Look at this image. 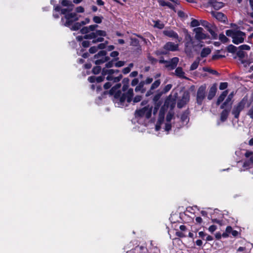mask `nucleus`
Instances as JSON below:
<instances>
[{
	"instance_id": "6e6552de",
	"label": "nucleus",
	"mask_w": 253,
	"mask_h": 253,
	"mask_svg": "<svg viewBox=\"0 0 253 253\" xmlns=\"http://www.w3.org/2000/svg\"><path fill=\"white\" fill-rule=\"evenodd\" d=\"M193 31L195 33V39L199 42H201L202 40L209 38L208 34L205 33L204 30L202 27L195 28Z\"/></svg>"
},
{
	"instance_id": "4468645a",
	"label": "nucleus",
	"mask_w": 253,
	"mask_h": 253,
	"mask_svg": "<svg viewBox=\"0 0 253 253\" xmlns=\"http://www.w3.org/2000/svg\"><path fill=\"white\" fill-rule=\"evenodd\" d=\"M164 49L169 51H177L178 50V44L172 42H168L164 46Z\"/></svg>"
},
{
	"instance_id": "ea45409f",
	"label": "nucleus",
	"mask_w": 253,
	"mask_h": 253,
	"mask_svg": "<svg viewBox=\"0 0 253 253\" xmlns=\"http://www.w3.org/2000/svg\"><path fill=\"white\" fill-rule=\"evenodd\" d=\"M247 115L252 119H253V104L251 107L248 110Z\"/></svg>"
},
{
	"instance_id": "7ed1b4c3",
	"label": "nucleus",
	"mask_w": 253,
	"mask_h": 253,
	"mask_svg": "<svg viewBox=\"0 0 253 253\" xmlns=\"http://www.w3.org/2000/svg\"><path fill=\"white\" fill-rule=\"evenodd\" d=\"M226 35L228 37H231L232 38V42L236 44L243 42L246 37V35L244 32L239 30H226Z\"/></svg>"
},
{
	"instance_id": "bb28decb",
	"label": "nucleus",
	"mask_w": 253,
	"mask_h": 253,
	"mask_svg": "<svg viewBox=\"0 0 253 253\" xmlns=\"http://www.w3.org/2000/svg\"><path fill=\"white\" fill-rule=\"evenodd\" d=\"M144 85V84H143L142 81L139 84L135 87V91H136V92L141 91L142 93H144L145 91V90L143 89Z\"/></svg>"
},
{
	"instance_id": "c85d7f7f",
	"label": "nucleus",
	"mask_w": 253,
	"mask_h": 253,
	"mask_svg": "<svg viewBox=\"0 0 253 253\" xmlns=\"http://www.w3.org/2000/svg\"><path fill=\"white\" fill-rule=\"evenodd\" d=\"M202 70L204 71V72H208L212 74H213V75H218V73L215 71V70H213L210 68H208V67H203Z\"/></svg>"
},
{
	"instance_id": "5fc2aeb1",
	"label": "nucleus",
	"mask_w": 253,
	"mask_h": 253,
	"mask_svg": "<svg viewBox=\"0 0 253 253\" xmlns=\"http://www.w3.org/2000/svg\"><path fill=\"white\" fill-rule=\"evenodd\" d=\"M173 117V115L171 113H168L166 117V120L168 122H170Z\"/></svg>"
},
{
	"instance_id": "2f4dec72",
	"label": "nucleus",
	"mask_w": 253,
	"mask_h": 253,
	"mask_svg": "<svg viewBox=\"0 0 253 253\" xmlns=\"http://www.w3.org/2000/svg\"><path fill=\"white\" fill-rule=\"evenodd\" d=\"M96 38L95 32H92L90 34H86L84 36V39H93Z\"/></svg>"
},
{
	"instance_id": "603ef678",
	"label": "nucleus",
	"mask_w": 253,
	"mask_h": 253,
	"mask_svg": "<svg viewBox=\"0 0 253 253\" xmlns=\"http://www.w3.org/2000/svg\"><path fill=\"white\" fill-rule=\"evenodd\" d=\"M80 31H81V33L83 34H87L89 32L87 27H83L82 29H81Z\"/></svg>"
},
{
	"instance_id": "680f3d73",
	"label": "nucleus",
	"mask_w": 253,
	"mask_h": 253,
	"mask_svg": "<svg viewBox=\"0 0 253 253\" xmlns=\"http://www.w3.org/2000/svg\"><path fill=\"white\" fill-rule=\"evenodd\" d=\"M216 229V226L215 225H212L209 227V230L211 232H213Z\"/></svg>"
},
{
	"instance_id": "72a5a7b5",
	"label": "nucleus",
	"mask_w": 253,
	"mask_h": 253,
	"mask_svg": "<svg viewBox=\"0 0 253 253\" xmlns=\"http://www.w3.org/2000/svg\"><path fill=\"white\" fill-rule=\"evenodd\" d=\"M219 39L223 43L227 42L229 41L228 39L223 34H220L219 35Z\"/></svg>"
},
{
	"instance_id": "b1692460",
	"label": "nucleus",
	"mask_w": 253,
	"mask_h": 253,
	"mask_svg": "<svg viewBox=\"0 0 253 253\" xmlns=\"http://www.w3.org/2000/svg\"><path fill=\"white\" fill-rule=\"evenodd\" d=\"M229 110L227 109H224L220 114V120L222 122L225 121L229 115Z\"/></svg>"
},
{
	"instance_id": "423d86ee",
	"label": "nucleus",
	"mask_w": 253,
	"mask_h": 253,
	"mask_svg": "<svg viewBox=\"0 0 253 253\" xmlns=\"http://www.w3.org/2000/svg\"><path fill=\"white\" fill-rule=\"evenodd\" d=\"M234 59L238 58L239 63L244 65L246 67L249 66L252 61L248 58V54L245 51L238 49L237 54L233 57Z\"/></svg>"
},
{
	"instance_id": "c03bdc74",
	"label": "nucleus",
	"mask_w": 253,
	"mask_h": 253,
	"mask_svg": "<svg viewBox=\"0 0 253 253\" xmlns=\"http://www.w3.org/2000/svg\"><path fill=\"white\" fill-rule=\"evenodd\" d=\"M148 59L152 64H155L157 62V60L150 54L148 55Z\"/></svg>"
},
{
	"instance_id": "f8f14e48",
	"label": "nucleus",
	"mask_w": 253,
	"mask_h": 253,
	"mask_svg": "<svg viewBox=\"0 0 253 253\" xmlns=\"http://www.w3.org/2000/svg\"><path fill=\"white\" fill-rule=\"evenodd\" d=\"M189 93L187 91L184 92L181 98L178 101L177 107L179 108H182L187 103V102H188L189 101Z\"/></svg>"
},
{
	"instance_id": "8fccbe9b",
	"label": "nucleus",
	"mask_w": 253,
	"mask_h": 253,
	"mask_svg": "<svg viewBox=\"0 0 253 253\" xmlns=\"http://www.w3.org/2000/svg\"><path fill=\"white\" fill-rule=\"evenodd\" d=\"M153 81L152 78H147L145 81H142L144 84H150Z\"/></svg>"
},
{
	"instance_id": "f03ea898",
	"label": "nucleus",
	"mask_w": 253,
	"mask_h": 253,
	"mask_svg": "<svg viewBox=\"0 0 253 253\" xmlns=\"http://www.w3.org/2000/svg\"><path fill=\"white\" fill-rule=\"evenodd\" d=\"M73 7L63 8L61 9V13L64 15V17L61 18V21L64 25L67 27L71 26L75 21L78 20L79 18L75 13H70Z\"/></svg>"
},
{
	"instance_id": "f257e3e1",
	"label": "nucleus",
	"mask_w": 253,
	"mask_h": 253,
	"mask_svg": "<svg viewBox=\"0 0 253 253\" xmlns=\"http://www.w3.org/2000/svg\"><path fill=\"white\" fill-rule=\"evenodd\" d=\"M129 82V80L128 78H125L122 81L123 84L122 90L124 92L127 90L126 92L122 93L120 90L117 91L121 86L120 83L116 84L110 90L111 94H114V102L119 107L127 106L128 104L132 101L133 90L132 88L128 89Z\"/></svg>"
},
{
	"instance_id": "f3484780",
	"label": "nucleus",
	"mask_w": 253,
	"mask_h": 253,
	"mask_svg": "<svg viewBox=\"0 0 253 253\" xmlns=\"http://www.w3.org/2000/svg\"><path fill=\"white\" fill-rule=\"evenodd\" d=\"M217 91V87L216 84H213L210 88L208 94V99L209 100H211L215 95Z\"/></svg>"
},
{
	"instance_id": "a19ab883",
	"label": "nucleus",
	"mask_w": 253,
	"mask_h": 253,
	"mask_svg": "<svg viewBox=\"0 0 253 253\" xmlns=\"http://www.w3.org/2000/svg\"><path fill=\"white\" fill-rule=\"evenodd\" d=\"M154 27L160 29H162L164 27V25L162 23H161L160 21H156L155 22Z\"/></svg>"
},
{
	"instance_id": "4d7b16f0",
	"label": "nucleus",
	"mask_w": 253,
	"mask_h": 253,
	"mask_svg": "<svg viewBox=\"0 0 253 253\" xmlns=\"http://www.w3.org/2000/svg\"><path fill=\"white\" fill-rule=\"evenodd\" d=\"M131 44L132 45H137L139 43L138 40H137L136 39H131Z\"/></svg>"
},
{
	"instance_id": "aec40b11",
	"label": "nucleus",
	"mask_w": 253,
	"mask_h": 253,
	"mask_svg": "<svg viewBox=\"0 0 253 253\" xmlns=\"http://www.w3.org/2000/svg\"><path fill=\"white\" fill-rule=\"evenodd\" d=\"M161 84V81L160 80H157L155 81L151 85L150 89L149 91H148L147 93V95H149L150 94H151V91L152 90H154V89L157 88Z\"/></svg>"
},
{
	"instance_id": "864d4df0",
	"label": "nucleus",
	"mask_w": 253,
	"mask_h": 253,
	"mask_svg": "<svg viewBox=\"0 0 253 253\" xmlns=\"http://www.w3.org/2000/svg\"><path fill=\"white\" fill-rule=\"evenodd\" d=\"M98 27L97 25H91L87 27L89 31H93Z\"/></svg>"
},
{
	"instance_id": "37998d69",
	"label": "nucleus",
	"mask_w": 253,
	"mask_h": 253,
	"mask_svg": "<svg viewBox=\"0 0 253 253\" xmlns=\"http://www.w3.org/2000/svg\"><path fill=\"white\" fill-rule=\"evenodd\" d=\"M101 67L100 66L94 67L92 69V72L94 74H98L101 71Z\"/></svg>"
},
{
	"instance_id": "0eeeda50",
	"label": "nucleus",
	"mask_w": 253,
	"mask_h": 253,
	"mask_svg": "<svg viewBox=\"0 0 253 253\" xmlns=\"http://www.w3.org/2000/svg\"><path fill=\"white\" fill-rule=\"evenodd\" d=\"M184 51L187 55H190L192 53V49L194 47L192 38L187 31H185Z\"/></svg>"
},
{
	"instance_id": "9d476101",
	"label": "nucleus",
	"mask_w": 253,
	"mask_h": 253,
	"mask_svg": "<svg viewBox=\"0 0 253 253\" xmlns=\"http://www.w3.org/2000/svg\"><path fill=\"white\" fill-rule=\"evenodd\" d=\"M152 107L149 105L144 107L141 109L136 110L135 115L136 117H145L146 118H149L151 116Z\"/></svg>"
},
{
	"instance_id": "0e129e2a",
	"label": "nucleus",
	"mask_w": 253,
	"mask_h": 253,
	"mask_svg": "<svg viewBox=\"0 0 253 253\" xmlns=\"http://www.w3.org/2000/svg\"><path fill=\"white\" fill-rule=\"evenodd\" d=\"M138 83V79L135 78L132 80L131 84L132 86H135Z\"/></svg>"
},
{
	"instance_id": "4be33fe9",
	"label": "nucleus",
	"mask_w": 253,
	"mask_h": 253,
	"mask_svg": "<svg viewBox=\"0 0 253 253\" xmlns=\"http://www.w3.org/2000/svg\"><path fill=\"white\" fill-rule=\"evenodd\" d=\"M201 61V58L198 57L196 58L195 60L193 62V63L191 64L190 67V71H193L196 70L199 65L200 62Z\"/></svg>"
},
{
	"instance_id": "e2e57ef3",
	"label": "nucleus",
	"mask_w": 253,
	"mask_h": 253,
	"mask_svg": "<svg viewBox=\"0 0 253 253\" xmlns=\"http://www.w3.org/2000/svg\"><path fill=\"white\" fill-rule=\"evenodd\" d=\"M76 11L78 13H82L84 11V8L82 6H79L76 8Z\"/></svg>"
},
{
	"instance_id": "1a4fd4ad",
	"label": "nucleus",
	"mask_w": 253,
	"mask_h": 253,
	"mask_svg": "<svg viewBox=\"0 0 253 253\" xmlns=\"http://www.w3.org/2000/svg\"><path fill=\"white\" fill-rule=\"evenodd\" d=\"M207 85L204 84L201 85L198 89L196 95V102L201 105L206 97Z\"/></svg>"
},
{
	"instance_id": "c756f323",
	"label": "nucleus",
	"mask_w": 253,
	"mask_h": 253,
	"mask_svg": "<svg viewBox=\"0 0 253 253\" xmlns=\"http://www.w3.org/2000/svg\"><path fill=\"white\" fill-rule=\"evenodd\" d=\"M233 229L231 226H227L226 229V231L225 233L222 234V236L223 237H227L228 236L229 234H231Z\"/></svg>"
},
{
	"instance_id": "6e6d98bb",
	"label": "nucleus",
	"mask_w": 253,
	"mask_h": 253,
	"mask_svg": "<svg viewBox=\"0 0 253 253\" xmlns=\"http://www.w3.org/2000/svg\"><path fill=\"white\" fill-rule=\"evenodd\" d=\"M124 65H125V62L122 61H118L117 63H116V64H115V66L116 67H118L123 66Z\"/></svg>"
},
{
	"instance_id": "338daca9",
	"label": "nucleus",
	"mask_w": 253,
	"mask_h": 253,
	"mask_svg": "<svg viewBox=\"0 0 253 253\" xmlns=\"http://www.w3.org/2000/svg\"><path fill=\"white\" fill-rule=\"evenodd\" d=\"M90 43L88 41H85L83 42L82 45L84 47H87L89 46Z\"/></svg>"
},
{
	"instance_id": "a211bd4d",
	"label": "nucleus",
	"mask_w": 253,
	"mask_h": 253,
	"mask_svg": "<svg viewBox=\"0 0 253 253\" xmlns=\"http://www.w3.org/2000/svg\"><path fill=\"white\" fill-rule=\"evenodd\" d=\"M209 2L215 9L222 8L224 4L222 2L217 1V0H209Z\"/></svg>"
},
{
	"instance_id": "39448f33",
	"label": "nucleus",
	"mask_w": 253,
	"mask_h": 253,
	"mask_svg": "<svg viewBox=\"0 0 253 253\" xmlns=\"http://www.w3.org/2000/svg\"><path fill=\"white\" fill-rule=\"evenodd\" d=\"M119 72L118 70H113V69H103L102 71L103 75H108L106 77V79L109 81H113V83H118L119 82L121 79L122 78V75L120 74L117 77H114L113 74H117Z\"/></svg>"
},
{
	"instance_id": "a18cd8bd",
	"label": "nucleus",
	"mask_w": 253,
	"mask_h": 253,
	"mask_svg": "<svg viewBox=\"0 0 253 253\" xmlns=\"http://www.w3.org/2000/svg\"><path fill=\"white\" fill-rule=\"evenodd\" d=\"M228 84L227 83H221L219 85V89L220 90L225 89L227 87Z\"/></svg>"
},
{
	"instance_id": "3c124183",
	"label": "nucleus",
	"mask_w": 253,
	"mask_h": 253,
	"mask_svg": "<svg viewBox=\"0 0 253 253\" xmlns=\"http://www.w3.org/2000/svg\"><path fill=\"white\" fill-rule=\"evenodd\" d=\"M98 50V48H97V46H92L89 49V51L90 52V53H95Z\"/></svg>"
},
{
	"instance_id": "79ce46f5",
	"label": "nucleus",
	"mask_w": 253,
	"mask_h": 253,
	"mask_svg": "<svg viewBox=\"0 0 253 253\" xmlns=\"http://www.w3.org/2000/svg\"><path fill=\"white\" fill-rule=\"evenodd\" d=\"M102 17H99V16H94L93 18V21L96 23H98V24H99V23H101V22H102Z\"/></svg>"
},
{
	"instance_id": "13d9d810",
	"label": "nucleus",
	"mask_w": 253,
	"mask_h": 253,
	"mask_svg": "<svg viewBox=\"0 0 253 253\" xmlns=\"http://www.w3.org/2000/svg\"><path fill=\"white\" fill-rule=\"evenodd\" d=\"M88 80L90 83H94V82H96V77H95V76L89 77L88 78Z\"/></svg>"
},
{
	"instance_id": "4c0bfd02",
	"label": "nucleus",
	"mask_w": 253,
	"mask_h": 253,
	"mask_svg": "<svg viewBox=\"0 0 253 253\" xmlns=\"http://www.w3.org/2000/svg\"><path fill=\"white\" fill-rule=\"evenodd\" d=\"M172 87V84H167L163 89L162 93H166L168 92Z\"/></svg>"
},
{
	"instance_id": "6ab92c4d",
	"label": "nucleus",
	"mask_w": 253,
	"mask_h": 253,
	"mask_svg": "<svg viewBox=\"0 0 253 253\" xmlns=\"http://www.w3.org/2000/svg\"><path fill=\"white\" fill-rule=\"evenodd\" d=\"M178 61L179 59L177 57H174L170 61H168V64H166V67L173 69L176 67Z\"/></svg>"
},
{
	"instance_id": "2eb2a0df",
	"label": "nucleus",
	"mask_w": 253,
	"mask_h": 253,
	"mask_svg": "<svg viewBox=\"0 0 253 253\" xmlns=\"http://www.w3.org/2000/svg\"><path fill=\"white\" fill-rule=\"evenodd\" d=\"M211 13L212 16L215 17L216 19H217L219 21H220L221 22H225L226 20H227V17L223 13L221 12L217 11H212Z\"/></svg>"
},
{
	"instance_id": "c9c22d12",
	"label": "nucleus",
	"mask_w": 253,
	"mask_h": 253,
	"mask_svg": "<svg viewBox=\"0 0 253 253\" xmlns=\"http://www.w3.org/2000/svg\"><path fill=\"white\" fill-rule=\"evenodd\" d=\"M238 49L242 51L249 50L250 49V47L248 45L243 44L238 47Z\"/></svg>"
},
{
	"instance_id": "a878e982",
	"label": "nucleus",
	"mask_w": 253,
	"mask_h": 253,
	"mask_svg": "<svg viewBox=\"0 0 253 253\" xmlns=\"http://www.w3.org/2000/svg\"><path fill=\"white\" fill-rule=\"evenodd\" d=\"M159 3L162 6H167L172 9H174V6L169 2L164 0H159Z\"/></svg>"
},
{
	"instance_id": "5701e85b",
	"label": "nucleus",
	"mask_w": 253,
	"mask_h": 253,
	"mask_svg": "<svg viewBox=\"0 0 253 253\" xmlns=\"http://www.w3.org/2000/svg\"><path fill=\"white\" fill-rule=\"evenodd\" d=\"M228 94V91L225 90L222 92L221 95L218 97L217 101H216V104L217 105H219L221 102H222L225 98L226 97V96Z\"/></svg>"
},
{
	"instance_id": "9b49d317",
	"label": "nucleus",
	"mask_w": 253,
	"mask_h": 253,
	"mask_svg": "<svg viewBox=\"0 0 253 253\" xmlns=\"http://www.w3.org/2000/svg\"><path fill=\"white\" fill-rule=\"evenodd\" d=\"M106 51L104 50L100 51L97 54L94 55L95 58H99L95 61V63L96 65H100L105 63L109 60L110 58L108 56H106Z\"/></svg>"
},
{
	"instance_id": "de8ad7c7",
	"label": "nucleus",
	"mask_w": 253,
	"mask_h": 253,
	"mask_svg": "<svg viewBox=\"0 0 253 253\" xmlns=\"http://www.w3.org/2000/svg\"><path fill=\"white\" fill-rule=\"evenodd\" d=\"M112 83H114L113 81H109L106 83H105L104 85V87L105 89L109 88L112 85Z\"/></svg>"
},
{
	"instance_id": "69168bd1",
	"label": "nucleus",
	"mask_w": 253,
	"mask_h": 253,
	"mask_svg": "<svg viewBox=\"0 0 253 253\" xmlns=\"http://www.w3.org/2000/svg\"><path fill=\"white\" fill-rule=\"evenodd\" d=\"M130 71V67H126L123 69V73L125 74L128 73Z\"/></svg>"
},
{
	"instance_id": "473e14b6",
	"label": "nucleus",
	"mask_w": 253,
	"mask_h": 253,
	"mask_svg": "<svg viewBox=\"0 0 253 253\" xmlns=\"http://www.w3.org/2000/svg\"><path fill=\"white\" fill-rule=\"evenodd\" d=\"M82 24L81 22H77L74 24V25L71 28V30L73 31H76L81 28Z\"/></svg>"
},
{
	"instance_id": "09e8293b",
	"label": "nucleus",
	"mask_w": 253,
	"mask_h": 253,
	"mask_svg": "<svg viewBox=\"0 0 253 253\" xmlns=\"http://www.w3.org/2000/svg\"><path fill=\"white\" fill-rule=\"evenodd\" d=\"M142 99V96L140 95L136 96L133 99V102L134 103H137L141 101Z\"/></svg>"
},
{
	"instance_id": "cd10ccee",
	"label": "nucleus",
	"mask_w": 253,
	"mask_h": 253,
	"mask_svg": "<svg viewBox=\"0 0 253 253\" xmlns=\"http://www.w3.org/2000/svg\"><path fill=\"white\" fill-rule=\"evenodd\" d=\"M228 50L229 52L235 53L236 54L238 50V47H237L233 45H230L228 46Z\"/></svg>"
},
{
	"instance_id": "412c9836",
	"label": "nucleus",
	"mask_w": 253,
	"mask_h": 253,
	"mask_svg": "<svg viewBox=\"0 0 253 253\" xmlns=\"http://www.w3.org/2000/svg\"><path fill=\"white\" fill-rule=\"evenodd\" d=\"M211 49L209 47L204 48L201 52V54H200L201 57H202V58L206 57L208 55H209L211 53Z\"/></svg>"
},
{
	"instance_id": "ddd939ff",
	"label": "nucleus",
	"mask_w": 253,
	"mask_h": 253,
	"mask_svg": "<svg viewBox=\"0 0 253 253\" xmlns=\"http://www.w3.org/2000/svg\"><path fill=\"white\" fill-rule=\"evenodd\" d=\"M205 28H206L207 31L209 32L213 39H217V34L215 32L217 30V27L215 25L208 23L207 26Z\"/></svg>"
},
{
	"instance_id": "20e7f679",
	"label": "nucleus",
	"mask_w": 253,
	"mask_h": 253,
	"mask_svg": "<svg viewBox=\"0 0 253 253\" xmlns=\"http://www.w3.org/2000/svg\"><path fill=\"white\" fill-rule=\"evenodd\" d=\"M248 100L247 96H245L238 104L233 106L232 114L236 119L239 118L240 112L245 108Z\"/></svg>"
},
{
	"instance_id": "393cba45",
	"label": "nucleus",
	"mask_w": 253,
	"mask_h": 253,
	"mask_svg": "<svg viewBox=\"0 0 253 253\" xmlns=\"http://www.w3.org/2000/svg\"><path fill=\"white\" fill-rule=\"evenodd\" d=\"M175 74L177 76H178L179 78L185 79V77L184 76V72H183L182 68L181 67H178L176 69L175 71Z\"/></svg>"
},
{
	"instance_id": "e433bc0d",
	"label": "nucleus",
	"mask_w": 253,
	"mask_h": 253,
	"mask_svg": "<svg viewBox=\"0 0 253 253\" xmlns=\"http://www.w3.org/2000/svg\"><path fill=\"white\" fill-rule=\"evenodd\" d=\"M95 35L96 37L98 36L105 37L106 35V32L103 30H97L95 32Z\"/></svg>"
},
{
	"instance_id": "49530a36",
	"label": "nucleus",
	"mask_w": 253,
	"mask_h": 253,
	"mask_svg": "<svg viewBox=\"0 0 253 253\" xmlns=\"http://www.w3.org/2000/svg\"><path fill=\"white\" fill-rule=\"evenodd\" d=\"M233 92H232L227 97V99H226L225 100V103H227V104H228L231 101V99L232 98H233Z\"/></svg>"
},
{
	"instance_id": "58836bf2",
	"label": "nucleus",
	"mask_w": 253,
	"mask_h": 253,
	"mask_svg": "<svg viewBox=\"0 0 253 253\" xmlns=\"http://www.w3.org/2000/svg\"><path fill=\"white\" fill-rule=\"evenodd\" d=\"M200 25V21L196 19H193L191 22V26L193 27H197Z\"/></svg>"
},
{
	"instance_id": "774afa93",
	"label": "nucleus",
	"mask_w": 253,
	"mask_h": 253,
	"mask_svg": "<svg viewBox=\"0 0 253 253\" xmlns=\"http://www.w3.org/2000/svg\"><path fill=\"white\" fill-rule=\"evenodd\" d=\"M104 77L103 76H99L96 77V80L97 83H100L104 80Z\"/></svg>"
},
{
	"instance_id": "dca6fc26",
	"label": "nucleus",
	"mask_w": 253,
	"mask_h": 253,
	"mask_svg": "<svg viewBox=\"0 0 253 253\" xmlns=\"http://www.w3.org/2000/svg\"><path fill=\"white\" fill-rule=\"evenodd\" d=\"M163 34L168 37L170 38H174L178 39L179 42H180L182 40L181 38L178 39V34L174 31L171 30H166L163 31Z\"/></svg>"
},
{
	"instance_id": "f704fd0d",
	"label": "nucleus",
	"mask_w": 253,
	"mask_h": 253,
	"mask_svg": "<svg viewBox=\"0 0 253 253\" xmlns=\"http://www.w3.org/2000/svg\"><path fill=\"white\" fill-rule=\"evenodd\" d=\"M188 113L187 112H184L181 116V120L182 122H187L188 120Z\"/></svg>"
},
{
	"instance_id": "7c9ffc66",
	"label": "nucleus",
	"mask_w": 253,
	"mask_h": 253,
	"mask_svg": "<svg viewBox=\"0 0 253 253\" xmlns=\"http://www.w3.org/2000/svg\"><path fill=\"white\" fill-rule=\"evenodd\" d=\"M61 4L62 5L65 6H69V7H73L74 5L72 3V2L67 0H62L61 1Z\"/></svg>"
},
{
	"instance_id": "bf43d9fd",
	"label": "nucleus",
	"mask_w": 253,
	"mask_h": 253,
	"mask_svg": "<svg viewBox=\"0 0 253 253\" xmlns=\"http://www.w3.org/2000/svg\"><path fill=\"white\" fill-rule=\"evenodd\" d=\"M106 43H101L98 45L97 48L98 49H102L105 48Z\"/></svg>"
},
{
	"instance_id": "052dcab7",
	"label": "nucleus",
	"mask_w": 253,
	"mask_h": 253,
	"mask_svg": "<svg viewBox=\"0 0 253 253\" xmlns=\"http://www.w3.org/2000/svg\"><path fill=\"white\" fill-rule=\"evenodd\" d=\"M104 40L103 38H98L96 39L93 40L92 42V43H96L98 42H102Z\"/></svg>"
}]
</instances>
